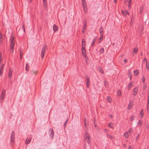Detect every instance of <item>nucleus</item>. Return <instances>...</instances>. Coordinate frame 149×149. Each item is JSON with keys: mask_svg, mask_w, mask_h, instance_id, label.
Instances as JSON below:
<instances>
[{"mask_svg": "<svg viewBox=\"0 0 149 149\" xmlns=\"http://www.w3.org/2000/svg\"><path fill=\"white\" fill-rule=\"evenodd\" d=\"M83 136L84 137V141H87L88 144L90 143L91 136L86 131V133L84 134Z\"/></svg>", "mask_w": 149, "mask_h": 149, "instance_id": "nucleus-1", "label": "nucleus"}, {"mask_svg": "<svg viewBox=\"0 0 149 149\" xmlns=\"http://www.w3.org/2000/svg\"><path fill=\"white\" fill-rule=\"evenodd\" d=\"M15 139V132L14 131L12 132L11 135V138L10 140V144L13 145L14 144V142Z\"/></svg>", "mask_w": 149, "mask_h": 149, "instance_id": "nucleus-2", "label": "nucleus"}, {"mask_svg": "<svg viewBox=\"0 0 149 149\" xmlns=\"http://www.w3.org/2000/svg\"><path fill=\"white\" fill-rule=\"evenodd\" d=\"M47 45H44L42 49V51L41 52V57L42 59H43L44 58V56L45 55V50L47 49Z\"/></svg>", "mask_w": 149, "mask_h": 149, "instance_id": "nucleus-3", "label": "nucleus"}, {"mask_svg": "<svg viewBox=\"0 0 149 149\" xmlns=\"http://www.w3.org/2000/svg\"><path fill=\"white\" fill-rule=\"evenodd\" d=\"M6 90L4 89L2 90L0 96V101L2 102L5 96Z\"/></svg>", "mask_w": 149, "mask_h": 149, "instance_id": "nucleus-4", "label": "nucleus"}, {"mask_svg": "<svg viewBox=\"0 0 149 149\" xmlns=\"http://www.w3.org/2000/svg\"><path fill=\"white\" fill-rule=\"evenodd\" d=\"M82 4L83 6V8L85 13L87 12V5L86 1L82 2Z\"/></svg>", "mask_w": 149, "mask_h": 149, "instance_id": "nucleus-5", "label": "nucleus"}, {"mask_svg": "<svg viewBox=\"0 0 149 149\" xmlns=\"http://www.w3.org/2000/svg\"><path fill=\"white\" fill-rule=\"evenodd\" d=\"M49 136L52 138H53L54 135V132L52 128L50 129L49 130Z\"/></svg>", "mask_w": 149, "mask_h": 149, "instance_id": "nucleus-6", "label": "nucleus"}, {"mask_svg": "<svg viewBox=\"0 0 149 149\" xmlns=\"http://www.w3.org/2000/svg\"><path fill=\"white\" fill-rule=\"evenodd\" d=\"M81 51L82 55L85 56V55L86 54V51L85 49V46H84V45H83V47H82Z\"/></svg>", "mask_w": 149, "mask_h": 149, "instance_id": "nucleus-7", "label": "nucleus"}, {"mask_svg": "<svg viewBox=\"0 0 149 149\" xmlns=\"http://www.w3.org/2000/svg\"><path fill=\"white\" fill-rule=\"evenodd\" d=\"M138 88L136 87L133 90V94L134 95H136L138 92Z\"/></svg>", "mask_w": 149, "mask_h": 149, "instance_id": "nucleus-8", "label": "nucleus"}, {"mask_svg": "<svg viewBox=\"0 0 149 149\" xmlns=\"http://www.w3.org/2000/svg\"><path fill=\"white\" fill-rule=\"evenodd\" d=\"M87 78H86V86L88 88L89 87V85L90 84V80L89 78L87 76Z\"/></svg>", "mask_w": 149, "mask_h": 149, "instance_id": "nucleus-9", "label": "nucleus"}, {"mask_svg": "<svg viewBox=\"0 0 149 149\" xmlns=\"http://www.w3.org/2000/svg\"><path fill=\"white\" fill-rule=\"evenodd\" d=\"M15 45V42H13L10 43V48L11 49H12V51H11L12 53H13V49Z\"/></svg>", "mask_w": 149, "mask_h": 149, "instance_id": "nucleus-10", "label": "nucleus"}, {"mask_svg": "<svg viewBox=\"0 0 149 149\" xmlns=\"http://www.w3.org/2000/svg\"><path fill=\"white\" fill-rule=\"evenodd\" d=\"M12 72H13V71H12V69H10L9 71L8 77L10 78V79L12 76Z\"/></svg>", "mask_w": 149, "mask_h": 149, "instance_id": "nucleus-11", "label": "nucleus"}, {"mask_svg": "<svg viewBox=\"0 0 149 149\" xmlns=\"http://www.w3.org/2000/svg\"><path fill=\"white\" fill-rule=\"evenodd\" d=\"M31 141V139L30 138H27L25 141V143L26 144H28L30 143Z\"/></svg>", "mask_w": 149, "mask_h": 149, "instance_id": "nucleus-12", "label": "nucleus"}, {"mask_svg": "<svg viewBox=\"0 0 149 149\" xmlns=\"http://www.w3.org/2000/svg\"><path fill=\"white\" fill-rule=\"evenodd\" d=\"M138 50V49L137 47H136V48H134L132 52V55H134V53L135 54L137 52Z\"/></svg>", "mask_w": 149, "mask_h": 149, "instance_id": "nucleus-13", "label": "nucleus"}, {"mask_svg": "<svg viewBox=\"0 0 149 149\" xmlns=\"http://www.w3.org/2000/svg\"><path fill=\"white\" fill-rule=\"evenodd\" d=\"M58 29V27L55 24H54L53 26V30L54 32H55Z\"/></svg>", "mask_w": 149, "mask_h": 149, "instance_id": "nucleus-14", "label": "nucleus"}, {"mask_svg": "<svg viewBox=\"0 0 149 149\" xmlns=\"http://www.w3.org/2000/svg\"><path fill=\"white\" fill-rule=\"evenodd\" d=\"M97 38H95L93 39L92 44H91V46L92 47H93L94 46V44L95 43V42L96 41Z\"/></svg>", "mask_w": 149, "mask_h": 149, "instance_id": "nucleus-15", "label": "nucleus"}, {"mask_svg": "<svg viewBox=\"0 0 149 149\" xmlns=\"http://www.w3.org/2000/svg\"><path fill=\"white\" fill-rule=\"evenodd\" d=\"M23 50L22 49H20V59L22 60V56L23 55Z\"/></svg>", "mask_w": 149, "mask_h": 149, "instance_id": "nucleus-16", "label": "nucleus"}, {"mask_svg": "<svg viewBox=\"0 0 149 149\" xmlns=\"http://www.w3.org/2000/svg\"><path fill=\"white\" fill-rule=\"evenodd\" d=\"M133 84V83L130 82L128 85L127 88L128 89H130Z\"/></svg>", "mask_w": 149, "mask_h": 149, "instance_id": "nucleus-17", "label": "nucleus"}, {"mask_svg": "<svg viewBox=\"0 0 149 149\" xmlns=\"http://www.w3.org/2000/svg\"><path fill=\"white\" fill-rule=\"evenodd\" d=\"M139 73V71L138 70H135L134 71V74L136 76Z\"/></svg>", "mask_w": 149, "mask_h": 149, "instance_id": "nucleus-18", "label": "nucleus"}, {"mask_svg": "<svg viewBox=\"0 0 149 149\" xmlns=\"http://www.w3.org/2000/svg\"><path fill=\"white\" fill-rule=\"evenodd\" d=\"M4 68V64H3L0 67V74H1L2 72V70Z\"/></svg>", "mask_w": 149, "mask_h": 149, "instance_id": "nucleus-19", "label": "nucleus"}, {"mask_svg": "<svg viewBox=\"0 0 149 149\" xmlns=\"http://www.w3.org/2000/svg\"><path fill=\"white\" fill-rule=\"evenodd\" d=\"M29 66L28 63H26V64L25 69L27 71H29Z\"/></svg>", "mask_w": 149, "mask_h": 149, "instance_id": "nucleus-20", "label": "nucleus"}, {"mask_svg": "<svg viewBox=\"0 0 149 149\" xmlns=\"http://www.w3.org/2000/svg\"><path fill=\"white\" fill-rule=\"evenodd\" d=\"M14 37L13 36V34H12V35H11V38H10V42H15V41H14Z\"/></svg>", "mask_w": 149, "mask_h": 149, "instance_id": "nucleus-21", "label": "nucleus"}, {"mask_svg": "<svg viewBox=\"0 0 149 149\" xmlns=\"http://www.w3.org/2000/svg\"><path fill=\"white\" fill-rule=\"evenodd\" d=\"M83 45H84V46H86L85 40L84 39H83L82 40V47H83Z\"/></svg>", "mask_w": 149, "mask_h": 149, "instance_id": "nucleus-22", "label": "nucleus"}, {"mask_svg": "<svg viewBox=\"0 0 149 149\" xmlns=\"http://www.w3.org/2000/svg\"><path fill=\"white\" fill-rule=\"evenodd\" d=\"M107 101L111 103V98L110 97L108 96L107 97Z\"/></svg>", "mask_w": 149, "mask_h": 149, "instance_id": "nucleus-23", "label": "nucleus"}, {"mask_svg": "<svg viewBox=\"0 0 149 149\" xmlns=\"http://www.w3.org/2000/svg\"><path fill=\"white\" fill-rule=\"evenodd\" d=\"M86 26H83V28L82 29V32L83 33H85V32L86 30Z\"/></svg>", "mask_w": 149, "mask_h": 149, "instance_id": "nucleus-24", "label": "nucleus"}, {"mask_svg": "<svg viewBox=\"0 0 149 149\" xmlns=\"http://www.w3.org/2000/svg\"><path fill=\"white\" fill-rule=\"evenodd\" d=\"M107 137L109 136L110 138L111 139H113L115 138V137L113 136L108 134L107 135Z\"/></svg>", "mask_w": 149, "mask_h": 149, "instance_id": "nucleus-25", "label": "nucleus"}, {"mask_svg": "<svg viewBox=\"0 0 149 149\" xmlns=\"http://www.w3.org/2000/svg\"><path fill=\"white\" fill-rule=\"evenodd\" d=\"M104 84L105 86L107 87L109 86V84L108 83V82L107 81H104Z\"/></svg>", "mask_w": 149, "mask_h": 149, "instance_id": "nucleus-26", "label": "nucleus"}, {"mask_svg": "<svg viewBox=\"0 0 149 149\" xmlns=\"http://www.w3.org/2000/svg\"><path fill=\"white\" fill-rule=\"evenodd\" d=\"M103 36H101V37L99 39V41L98 42V43H100L102 40H103Z\"/></svg>", "mask_w": 149, "mask_h": 149, "instance_id": "nucleus-27", "label": "nucleus"}, {"mask_svg": "<svg viewBox=\"0 0 149 149\" xmlns=\"http://www.w3.org/2000/svg\"><path fill=\"white\" fill-rule=\"evenodd\" d=\"M143 6H141L140 7V13H141L143 10Z\"/></svg>", "mask_w": 149, "mask_h": 149, "instance_id": "nucleus-28", "label": "nucleus"}, {"mask_svg": "<svg viewBox=\"0 0 149 149\" xmlns=\"http://www.w3.org/2000/svg\"><path fill=\"white\" fill-rule=\"evenodd\" d=\"M43 5L44 7H46L47 6V2L46 0H43Z\"/></svg>", "mask_w": 149, "mask_h": 149, "instance_id": "nucleus-29", "label": "nucleus"}, {"mask_svg": "<svg viewBox=\"0 0 149 149\" xmlns=\"http://www.w3.org/2000/svg\"><path fill=\"white\" fill-rule=\"evenodd\" d=\"M22 28L24 31V33H25V28L24 24L23 23L22 24Z\"/></svg>", "mask_w": 149, "mask_h": 149, "instance_id": "nucleus-30", "label": "nucleus"}, {"mask_svg": "<svg viewBox=\"0 0 149 149\" xmlns=\"http://www.w3.org/2000/svg\"><path fill=\"white\" fill-rule=\"evenodd\" d=\"M132 132V128H130L127 132L128 133H130V134H131Z\"/></svg>", "mask_w": 149, "mask_h": 149, "instance_id": "nucleus-31", "label": "nucleus"}, {"mask_svg": "<svg viewBox=\"0 0 149 149\" xmlns=\"http://www.w3.org/2000/svg\"><path fill=\"white\" fill-rule=\"evenodd\" d=\"M143 109L141 110V111L140 112V114L141 115V118H142V117H143Z\"/></svg>", "mask_w": 149, "mask_h": 149, "instance_id": "nucleus-32", "label": "nucleus"}, {"mask_svg": "<svg viewBox=\"0 0 149 149\" xmlns=\"http://www.w3.org/2000/svg\"><path fill=\"white\" fill-rule=\"evenodd\" d=\"M83 23L84 24V26H86V21L85 19H84Z\"/></svg>", "mask_w": 149, "mask_h": 149, "instance_id": "nucleus-33", "label": "nucleus"}, {"mask_svg": "<svg viewBox=\"0 0 149 149\" xmlns=\"http://www.w3.org/2000/svg\"><path fill=\"white\" fill-rule=\"evenodd\" d=\"M124 136L128 138L129 137V135H128L127 132L125 133L124 134Z\"/></svg>", "mask_w": 149, "mask_h": 149, "instance_id": "nucleus-34", "label": "nucleus"}, {"mask_svg": "<svg viewBox=\"0 0 149 149\" xmlns=\"http://www.w3.org/2000/svg\"><path fill=\"white\" fill-rule=\"evenodd\" d=\"M37 72H38L37 71H33V70H32L31 71V73L32 74H37Z\"/></svg>", "mask_w": 149, "mask_h": 149, "instance_id": "nucleus-35", "label": "nucleus"}, {"mask_svg": "<svg viewBox=\"0 0 149 149\" xmlns=\"http://www.w3.org/2000/svg\"><path fill=\"white\" fill-rule=\"evenodd\" d=\"M104 49L103 48H101L100 51V54H102L104 53Z\"/></svg>", "mask_w": 149, "mask_h": 149, "instance_id": "nucleus-36", "label": "nucleus"}, {"mask_svg": "<svg viewBox=\"0 0 149 149\" xmlns=\"http://www.w3.org/2000/svg\"><path fill=\"white\" fill-rule=\"evenodd\" d=\"M2 53L1 52L0 53V64H1L2 62Z\"/></svg>", "mask_w": 149, "mask_h": 149, "instance_id": "nucleus-37", "label": "nucleus"}, {"mask_svg": "<svg viewBox=\"0 0 149 149\" xmlns=\"http://www.w3.org/2000/svg\"><path fill=\"white\" fill-rule=\"evenodd\" d=\"M122 13L124 16L126 15V13L125 12V10L124 11H123L122 10H121Z\"/></svg>", "mask_w": 149, "mask_h": 149, "instance_id": "nucleus-38", "label": "nucleus"}, {"mask_svg": "<svg viewBox=\"0 0 149 149\" xmlns=\"http://www.w3.org/2000/svg\"><path fill=\"white\" fill-rule=\"evenodd\" d=\"M146 67L148 70L149 68V63H148L147 61H146Z\"/></svg>", "mask_w": 149, "mask_h": 149, "instance_id": "nucleus-39", "label": "nucleus"}, {"mask_svg": "<svg viewBox=\"0 0 149 149\" xmlns=\"http://www.w3.org/2000/svg\"><path fill=\"white\" fill-rule=\"evenodd\" d=\"M134 118H135V117L134 116V115H133L130 118V121H132L133 120V119H134Z\"/></svg>", "mask_w": 149, "mask_h": 149, "instance_id": "nucleus-40", "label": "nucleus"}, {"mask_svg": "<svg viewBox=\"0 0 149 149\" xmlns=\"http://www.w3.org/2000/svg\"><path fill=\"white\" fill-rule=\"evenodd\" d=\"M103 31V28L102 26H101L99 29V32L102 31Z\"/></svg>", "mask_w": 149, "mask_h": 149, "instance_id": "nucleus-41", "label": "nucleus"}, {"mask_svg": "<svg viewBox=\"0 0 149 149\" xmlns=\"http://www.w3.org/2000/svg\"><path fill=\"white\" fill-rule=\"evenodd\" d=\"M132 73L130 71H129L128 72V75L129 77L132 76Z\"/></svg>", "mask_w": 149, "mask_h": 149, "instance_id": "nucleus-42", "label": "nucleus"}, {"mask_svg": "<svg viewBox=\"0 0 149 149\" xmlns=\"http://www.w3.org/2000/svg\"><path fill=\"white\" fill-rule=\"evenodd\" d=\"M130 103L128 105V109H130L131 108H132V105H130Z\"/></svg>", "mask_w": 149, "mask_h": 149, "instance_id": "nucleus-43", "label": "nucleus"}, {"mask_svg": "<svg viewBox=\"0 0 149 149\" xmlns=\"http://www.w3.org/2000/svg\"><path fill=\"white\" fill-rule=\"evenodd\" d=\"M113 123H109L108 125L109 127L111 128H112V127H111V126L113 125Z\"/></svg>", "mask_w": 149, "mask_h": 149, "instance_id": "nucleus-44", "label": "nucleus"}, {"mask_svg": "<svg viewBox=\"0 0 149 149\" xmlns=\"http://www.w3.org/2000/svg\"><path fill=\"white\" fill-rule=\"evenodd\" d=\"M86 118H84V126L86 127Z\"/></svg>", "mask_w": 149, "mask_h": 149, "instance_id": "nucleus-45", "label": "nucleus"}, {"mask_svg": "<svg viewBox=\"0 0 149 149\" xmlns=\"http://www.w3.org/2000/svg\"><path fill=\"white\" fill-rule=\"evenodd\" d=\"M142 123L140 121H139L138 123V125H139L140 127H141L142 125Z\"/></svg>", "mask_w": 149, "mask_h": 149, "instance_id": "nucleus-46", "label": "nucleus"}, {"mask_svg": "<svg viewBox=\"0 0 149 149\" xmlns=\"http://www.w3.org/2000/svg\"><path fill=\"white\" fill-rule=\"evenodd\" d=\"M147 87L146 86V84H144L143 86V90H145L146 87Z\"/></svg>", "mask_w": 149, "mask_h": 149, "instance_id": "nucleus-47", "label": "nucleus"}, {"mask_svg": "<svg viewBox=\"0 0 149 149\" xmlns=\"http://www.w3.org/2000/svg\"><path fill=\"white\" fill-rule=\"evenodd\" d=\"M100 36H103V31H100Z\"/></svg>", "mask_w": 149, "mask_h": 149, "instance_id": "nucleus-48", "label": "nucleus"}, {"mask_svg": "<svg viewBox=\"0 0 149 149\" xmlns=\"http://www.w3.org/2000/svg\"><path fill=\"white\" fill-rule=\"evenodd\" d=\"M3 38H0V43L1 44L3 43Z\"/></svg>", "mask_w": 149, "mask_h": 149, "instance_id": "nucleus-49", "label": "nucleus"}, {"mask_svg": "<svg viewBox=\"0 0 149 149\" xmlns=\"http://www.w3.org/2000/svg\"><path fill=\"white\" fill-rule=\"evenodd\" d=\"M128 9H130L131 8V4L128 3Z\"/></svg>", "mask_w": 149, "mask_h": 149, "instance_id": "nucleus-50", "label": "nucleus"}, {"mask_svg": "<svg viewBox=\"0 0 149 149\" xmlns=\"http://www.w3.org/2000/svg\"><path fill=\"white\" fill-rule=\"evenodd\" d=\"M68 119L65 122V123H64V126H65V127L66 126V123H67L68 122Z\"/></svg>", "mask_w": 149, "mask_h": 149, "instance_id": "nucleus-51", "label": "nucleus"}, {"mask_svg": "<svg viewBox=\"0 0 149 149\" xmlns=\"http://www.w3.org/2000/svg\"><path fill=\"white\" fill-rule=\"evenodd\" d=\"M121 95V92L119 91V93H117V95L119 96H120Z\"/></svg>", "mask_w": 149, "mask_h": 149, "instance_id": "nucleus-52", "label": "nucleus"}, {"mask_svg": "<svg viewBox=\"0 0 149 149\" xmlns=\"http://www.w3.org/2000/svg\"><path fill=\"white\" fill-rule=\"evenodd\" d=\"M145 81V78L144 77V76H143L142 78V81L143 82H144Z\"/></svg>", "mask_w": 149, "mask_h": 149, "instance_id": "nucleus-53", "label": "nucleus"}, {"mask_svg": "<svg viewBox=\"0 0 149 149\" xmlns=\"http://www.w3.org/2000/svg\"><path fill=\"white\" fill-rule=\"evenodd\" d=\"M149 109V105L147 104V111L148 112V110Z\"/></svg>", "mask_w": 149, "mask_h": 149, "instance_id": "nucleus-54", "label": "nucleus"}, {"mask_svg": "<svg viewBox=\"0 0 149 149\" xmlns=\"http://www.w3.org/2000/svg\"><path fill=\"white\" fill-rule=\"evenodd\" d=\"M146 128L147 129H149V123H148L147 125L146 126Z\"/></svg>", "mask_w": 149, "mask_h": 149, "instance_id": "nucleus-55", "label": "nucleus"}, {"mask_svg": "<svg viewBox=\"0 0 149 149\" xmlns=\"http://www.w3.org/2000/svg\"><path fill=\"white\" fill-rule=\"evenodd\" d=\"M132 3V0H129L128 3L131 4Z\"/></svg>", "mask_w": 149, "mask_h": 149, "instance_id": "nucleus-56", "label": "nucleus"}, {"mask_svg": "<svg viewBox=\"0 0 149 149\" xmlns=\"http://www.w3.org/2000/svg\"><path fill=\"white\" fill-rule=\"evenodd\" d=\"M3 38V36L2 34L1 33H0V38Z\"/></svg>", "mask_w": 149, "mask_h": 149, "instance_id": "nucleus-57", "label": "nucleus"}, {"mask_svg": "<svg viewBox=\"0 0 149 149\" xmlns=\"http://www.w3.org/2000/svg\"><path fill=\"white\" fill-rule=\"evenodd\" d=\"M125 13H126V14H127L128 15L129 14V13L127 10H125Z\"/></svg>", "mask_w": 149, "mask_h": 149, "instance_id": "nucleus-58", "label": "nucleus"}, {"mask_svg": "<svg viewBox=\"0 0 149 149\" xmlns=\"http://www.w3.org/2000/svg\"><path fill=\"white\" fill-rule=\"evenodd\" d=\"M128 149H132V146H130L129 147Z\"/></svg>", "mask_w": 149, "mask_h": 149, "instance_id": "nucleus-59", "label": "nucleus"}, {"mask_svg": "<svg viewBox=\"0 0 149 149\" xmlns=\"http://www.w3.org/2000/svg\"><path fill=\"white\" fill-rule=\"evenodd\" d=\"M104 130L106 132H108V130L107 129H105Z\"/></svg>", "mask_w": 149, "mask_h": 149, "instance_id": "nucleus-60", "label": "nucleus"}, {"mask_svg": "<svg viewBox=\"0 0 149 149\" xmlns=\"http://www.w3.org/2000/svg\"><path fill=\"white\" fill-rule=\"evenodd\" d=\"M124 61L125 63H126L127 62V60L125 59H124Z\"/></svg>", "mask_w": 149, "mask_h": 149, "instance_id": "nucleus-61", "label": "nucleus"}, {"mask_svg": "<svg viewBox=\"0 0 149 149\" xmlns=\"http://www.w3.org/2000/svg\"><path fill=\"white\" fill-rule=\"evenodd\" d=\"M100 71H102V73L103 72V70L102 69H101V70H100Z\"/></svg>", "mask_w": 149, "mask_h": 149, "instance_id": "nucleus-62", "label": "nucleus"}, {"mask_svg": "<svg viewBox=\"0 0 149 149\" xmlns=\"http://www.w3.org/2000/svg\"><path fill=\"white\" fill-rule=\"evenodd\" d=\"M29 1L30 3H31L32 2V0H29Z\"/></svg>", "mask_w": 149, "mask_h": 149, "instance_id": "nucleus-63", "label": "nucleus"}, {"mask_svg": "<svg viewBox=\"0 0 149 149\" xmlns=\"http://www.w3.org/2000/svg\"><path fill=\"white\" fill-rule=\"evenodd\" d=\"M148 101H149V95H148Z\"/></svg>", "mask_w": 149, "mask_h": 149, "instance_id": "nucleus-64", "label": "nucleus"}]
</instances>
